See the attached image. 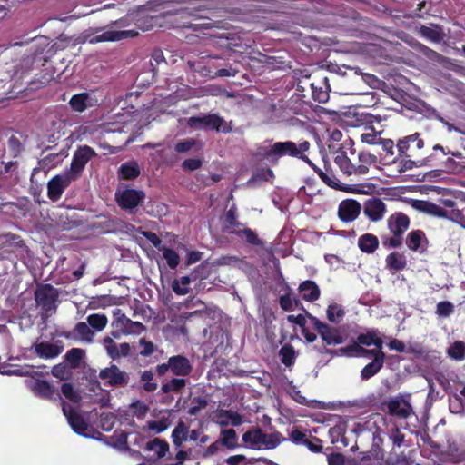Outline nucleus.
I'll use <instances>...</instances> for the list:
<instances>
[{
  "instance_id": "64",
  "label": "nucleus",
  "mask_w": 465,
  "mask_h": 465,
  "mask_svg": "<svg viewBox=\"0 0 465 465\" xmlns=\"http://www.w3.org/2000/svg\"><path fill=\"white\" fill-rule=\"evenodd\" d=\"M454 311V306L450 302L443 301L437 304L436 313L439 316L448 317Z\"/></svg>"
},
{
  "instance_id": "11",
  "label": "nucleus",
  "mask_w": 465,
  "mask_h": 465,
  "mask_svg": "<svg viewBox=\"0 0 465 465\" xmlns=\"http://www.w3.org/2000/svg\"><path fill=\"white\" fill-rule=\"evenodd\" d=\"M288 440L297 446H304L311 452L321 453L322 451V440L312 436L308 430L302 427H293L289 432Z\"/></svg>"
},
{
  "instance_id": "63",
  "label": "nucleus",
  "mask_w": 465,
  "mask_h": 465,
  "mask_svg": "<svg viewBox=\"0 0 465 465\" xmlns=\"http://www.w3.org/2000/svg\"><path fill=\"white\" fill-rule=\"evenodd\" d=\"M381 243H382L383 247L387 248V249L400 248L403 243V242L401 240H400L398 237H396L393 234H391V236L381 235Z\"/></svg>"
},
{
  "instance_id": "12",
  "label": "nucleus",
  "mask_w": 465,
  "mask_h": 465,
  "mask_svg": "<svg viewBox=\"0 0 465 465\" xmlns=\"http://www.w3.org/2000/svg\"><path fill=\"white\" fill-rule=\"evenodd\" d=\"M307 317L326 345H339L344 341L342 334L338 328L320 321L309 312H307Z\"/></svg>"
},
{
  "instance_id": "30",
  "label": "nucleus",
  "mask_w": 465,
  "mask_h": 465,
  "mask_svg": "<svg viewBox=\"0 0 465 465\" xmlns=\"http://www.w3.org/2000/svg\"><path fill=\"white\" fill-rule=\"evenodd\" d=\"M357 341L360 346H371L379 347L383 346V340L381 338V333L377 329L368 330L364 333H360L357 338Z\"/></svg>"
},
{
  "instance_id": "32",
  "label": "nucleus",
  "mask_w": 465,
  "mask_h": 465,
  "mask_svg": "<svg viewBox=\"0 0 465 465\" xmlns=\"http://www.w3.org/2000/svg\"><path fill=\"white\" fill-rule=\"evenodd\" d=\"M413 206L421 212H424L436 217H448V213L446 210L431 202L416 200L413 202Z\"/></svg>"
},
{
  "instance_id": "40",
  "label": "nucleus",
  "mask_w": 465,
  "mask_h": 465,
  "mask_svg": "<svg viewBox=\"0 0 465 465\" xmlns=\"http://www.w3.org/2000/svg\"><path fill=\"white\" fill-rule=\"evenodd\" d=\"M385 360H372L365 365L361 371V378L363 381H367L376 375L383 367Z\"/></svg>"
},
{
  "instance_id": "41",
  "label": "nucleus",
  "mask_w": 465,
  "mask_h": 465,
  "mask_svg": "<svg viewBox=\"0 0 465 465\" xmlns=\"http://www.w3.org/2000/svg\"><path fill=\"white\" fill-rule=\"evenodd\" d=\"M279 356L281 357L282 364L286 367H291L295 363L297 355L293 346L290 343H286L281 347Z\"/></svg>"
},
{
  "instance_id": "14",
  "label": "nucleus",
  "mask_w": 465,
  "mask_h": 465,
  "mask_svg": "<svg viewBox=\"0 0 465 465\" xmlns=\"http://www.w3.org/2000/svg\"><path fill=\"white\" fill-rule=\"evenodd\" d=\"M99 378L105 381V385L111 387H124L128 384L129 375L125 371L120 370L115 364L102 369L99 372Z\"/></svg>"
},
{
  "instance_id": "16",
  "label": "nucleus",
  "mask_w": 465,
  "mask_h": 465,
  "mask_svg": "<svg viewBox=\"0 0 465 465\" xmlns=\"http://www.w3.org/2000/svg\"><path fill=\"white\" fill-rule=\"evenodd\" d=\"M411 226L410 217L401 213L396 212L387 219V227L390 232L403 242V234Z\"/></svg>"
},
{
  "instance_id": "39",
  "label": "nucleus",
  "mask_w": 465,
  "mask_h": 465,
  "mask_svg": "<svg viewBox=\"0 0 465 465\" xmlns=\"http://www.w3.org/2000/svg\"><path fill=\"white\" fill-rule=\"evenodd\" d=\"M187 384V380L184 378H173L167 382L163 383L161 387L163 393L168 394L171 392L181 393Z\"/></svg>"
},
{
  "instance_id": "44",
  "label": "nucleus",
  "mask_w": 465,
  "mask_h": 465,
  "mask_svg": "<svg viewBox=\"0 0 465 465\" xmlns=\"http://www.w3.org/2000/svg\"><path fill=\"white\" fill-rule=\"evenodd\" d=\"M266 462V459H249L243 454H235L226 458L223 460V465H254L256 461Z\"/></svg>"
},
{
  "instance_id": "38",
  "label": "nucleus",
  "mask_w": 465,
  "mask_h": 465,
  "mask_svg": "<svg viewBox=\"0 0 465 465\" xmlns=\"http://www.w3.org/2000/svg\"><path fill=\"white\" fill-rule=\"evenodd\" d=\"M189 428L183 421H179L172 432L173 443L179 448L188 440Z\"/></svg>"
},
{
  "instance_id": "43",
  "label": "nucleus",
  "mask_w": 465,
  "mask_h": 465,
  "mask_svg": "<svg viewBox=\"0 0 465 465\" xmlns=\"http://www.w3.org/2000/svg\"><path fill=\"white\" fill-rule=\"evenodd\" d=\"M84 356V350L80 348H72L66 351L64 360L68 362L72 369H76L80 366L81 361Z\"/></svg>"
},
{
  "instance_id": "55",
  "label": "nucleus",
  "mask_w": 465,
  "mask_h": 465,
  "mask_svg": "<svg viewBox=\"0 0 465 465\" xmlns=\"http://www.w3.org/2000/svg\"><path fill=\"white\" fill-rule=\"evenodd\" d=\"M7 146H8V151L10 153V155L13 157V158H17L20 156V154L22 153V152L24 151V145L23 143H21V141L19 140V138H17L16 136L15 135H12L8 141H7Z\"/></svg>"
},
{
  "instance_id": "60",
  "label": "nucleus",
  "mask_w": 465,
  "mask_h": 465,
  "mask_svg": "<svg viewBox=\"0 0 465 465\" xmlns=\"http://www.w3.org/2000/svg\"><path fill=\"white\" fill-rule=\"evenodd\" d=\"M153 373L152 371H144L141 374V381H143V390L153 392L157 389V383L152 382Z\"/></svg>"
},
{
  "instance_id": "49",
  "label": "nucleus",
  "mask_w": 465,
  "mask_h": 465,
  "mask_svg": "<svg viewBox=\"0 0 465 465\" xmlns=\"http://www.w3.org/2000/svg\"><path fill=\"white\" fill-rule=\"evenodd\" d=\"M108 322V319L104 314L93 313L87 317V323L97 331H103Z\"/></svg>"
},
{
  "instance_id": "42",
  "label": "nucleus",
  "mask_w": 465,
  "mask_h": 465,
  "mask_svg": "<svg viewBox=\"0 0 465 465\" xmlns=\"http://www.w3.org/2000/svg\"><path fill=\"white\" fill-rule=\"evenodd\" d=\"M90 96L87 93H80L71 97L69 104L73 111L82 113L88 107Z\"/></svg>"
},
{
  "instance_id": "53",
  "label": "nucleus",
  "mask_w": 465,
  "mask_h": 465,
  "mask_svg": "<svg viewBox=\"0 0 465 465\" xmlns=\"http://www.w3.org/2000/svg\"><path fill=\"white\" fill-rule=\"evenodd\" d=\"M326 314L329 322H338L345 315V312L337 303H331L328 306Z\"/></svg>"
},
{
  "instance_id": "10",
  "label": "nucleus",
  "mask_w": 465,
  "mask_h": 465,
  "mask_svg": "<svg viewBox=\"0 0 465 465\" xmlns=\"http://www.w3.org/2000/svg\"><path fill=\"white\" fill-rule=\"evenodd\" d=\"M115 202L120 209L134 213V211L143 203L146 194L143 190L124 187L115 191Z\"/></svg>"
},
{
  "instance_id": "5",
  "label": "nucleus",
  "mask_w": 465,
  "mask_h": 465,
  "mask_svg": "<svg viewBox=\"0 0 465 465\" xmlns=\"http://www.w3.org/2000/svg\"><path fill=\"white\" fill-rule=\"evenodd\" d=\"M36 306L41 309V317L46 320L57 311L59 292L50 283H37L34 292Z\"/></svg>"
},
{
  "instance_id": "3",
  "label": "nucleus",
  "mask_w": 465,
  "mask_h": 465,
  "mask_svg": "<svg viewBox=\"0 0 465 465\" xmlns=\"http://www.w3.org/2000/svg\"><path fill=\"white\" fill-rule=\"evenodd\" d=\"M423 149L424 141L420 133L404 136L396 144L398 157L407 159L404 166L409 169L419 165L421 156L424 155Z\"/></svg>"
},
{
  "instance_id": "25",
  "label": "nucleus",
  "mask_w": 465,
  "mask_h": 465,
  "mask_svg": "<svg viewBox=\"0 0 465 465\" xmlns=\"http://www.w3.org/2000/svg\"><path fill=\"white\" fill-rule=\"evenodd\" d=\"M386 213V204L380 198L368 200L364 205V213L371 221L378 222L381 220Z\"/></svg>"
},
{
  "instance_id": "56",
  "label": "nucleus",
  "mask_w": 465,
  "mask_h": 465,
  "mask_svg": "<svg viewBox=\"0 0 465 465\" xmlns=\"http://www.w3.org/2000/svg\"><path fill=\"white\" fill-rule=\"evenodd\" d=\"M383 346L374 347L373 349H367L361 347L360 357L372 358V360H385L386 355L382 351Z\"/></svg>"
},
{
  "instance_id": "54",
  "label": "nucleus",
  "mask_w": 465,
  "mask_h": 465,
  "mask_svg": "<svg viewBox=\"0 0 465 465\" xmlns=\"http://www.w3.org/2000/svg\"><path fill=\"white\" fill-rule=\"evenodd\" d=\"M208 405V401L205 397H194L191 401V406L189 407L187 413L191 416H195L200 411L204 409Z\"/></svg>"
},
{
  "instance_id": "20",
  "label": "nucleus",
  "mask_w": 465,
  "mask_h": 465,
  "mask_svg": "<svg viewBox=\"0 0 465 465\" xmlns=\"http://www.w3.org/2000/svg\"><path fill=\"white\" fill-rule=\"evenodd\" d=\"M33 390L37 396L44 400L60 401L62 403L64 401L59 390L45 380H36L34 382Z\"/></svg>"
},
{
  "instance_id": "57",
  "label": "nucleus",
  "mask_w": 465,
  "mask_h": 465,
  "mask_svg": "<svg viewBox=\"0 0 465 465\" xmlns=\"http://www.w3.org/2000/svg\"><path fill=\"white\" fill-rule=\"evenodd\" d=\"M320 179L329 187L337 189L340 187L339 180L335 177L331 169L325 166V173H319Z\"/></svg>"
},
{
  "instance_id": "22",
  "label": "nucleus",
  "mask_w": 465,
  "mask_h": 465,
  "mask_svg": "<svg viewBox=\"0 0 465 465\" xmlns=\"http://www.w3.org/2000/svg\"><path fill=\"white\" fill-rule=\"evenodd\" d=\"M361 209V206L356 200H344L339 204V218L344 223L352 222L359 216Z\"/></svg>"
},
{
  "instance_id": "24",
  "label": "nucleus",
  "mask_w": 465,
  "mask_h": 465,
  "mask_svg": "<svg viewBox=\"0 0 465 465\" xmlns=\"http://www.w3.org/2000/svg\"><path fill=\"white\" fill-rule=\"evenodd\" d=\"M448 153L445 152V149L440 145L436 144L432 148V152L427 156H421L420 162L418 166L425 165L429 167L439 168L445 163V157Z\"/></svg>"
},
{
  "instance_id": "27",
  "label": "nucleus",
  "mask_w": 465,
  "mask_h": 465,
  "mask_svg": "<svg viewBox=\"0 0 465 465\" xmlns=\"http://www.w3.org/2000/svg\"><path fill=\"white\" fill-rule=\"evenodd\" d=\"M215 416L217 418V423L223 427L228 425L238 427L242 423V415L232 410L218 409Z\"/></svg>"
},
{
  "instance_id": "21",
  "label": "nucleus",
  "mask_w": 465,
  "mask_h": 465,
  "mask_svg": "<svg viewBox=\"0 0 465 465\" xmlns=\"http://www.w3.org/2000/svg\"><path fill=\"white\" fill-rule=\"evenodd\" d=\"M34 349L39 358L47 360L60 355L64 351V345L62 341H56L54 343L41 341L35 343Z\"/></svg>"
},
{
  "instance_id": "26",
  "label": "nucleus",
  "mask_w": 465,
  "mask_h": 465,
  "mask_svg": "<svg viewBox=\"0 0 465 465\" xmlns=\"http://www.w3.org/2000/svg\"><path fill=\"white\" fill-rule=\"evenodd\" d=\"M418 51L424 55L427 59L431 62L438 63L443 66L450 65V67L454 71H459L460 66H456L450 58L446 57L435 50L426 46L423 44H419Z\"/></svg>"
},
{
  "instance_id": "2",
  "label": "nucleus",
  "mask_w": 465,
  "mask_h": 465,
  "mask_svg": "<svg viewBox=\"0 0 465 465\" xmlns=\"http://www.w3.org/2000/svg\"><path fill=\"white\" fill-rule=\"evenodd\" d=\"M334 163L346 175H363L369 172L371 165L376 164L377 157L364 151L357 153L351 148L349 154L344 151L338 152Z\"/></svg>"
},
{
  "instance_id": "17",
  "label": "nucleus",
  "mask_w": 465,
  "mask_h": 465,
  "mask_svg": "<svg viewBox=\"0 0 465 465\" xmlns=\"http://www.w3.org/2000/svg\"><path fill=\"white\" fill-rule=\"evenodd\" d=\"M63 413L66 417L67 421L72 428V430L81 436H87L86 430L88 429V424L72 406L63 401Z\"/></svg>"
},
{
  "instance_id": "61",
  "label": "nucleus",
  "mask_w": 465,
  "mask_h": 465,
  "mask_svg": "<svg viewBox=\"0 0 465 465\" xmlns=\"http://www.w3.org/2000/svg\"><path fill=\"white\" fill-rule=\"evenodd\" d=\"M361 347L359 342L356 341L345 347L339 348V351L341 352L342 356L346 357H360Z\"/></svg>"
},
{
  "instance_id": "19",
  "label": "nucleus",
  "mask_w": 465,
  "mask_h": 465,
  "mask_svg": "<svg viewBox=\"0 0 465 465\" xmlns=\"http://www.w3.org/2000/svg\"><path fill=\"white\" fill-rule=\"evenodd\" d=\"M405 244L410 251L422 254L427 251L429 241L426 233L422 230L417 229L407 234Z\"/></svg>"
},
{
  "instance_id": "18",
  "label": "nucleus",
  "mask_w": 465,
  "mask_h": 465,
  "mask_svg": "<svg viewBox=\"0 0 465 465\" xmlns=\"http://www.w3.org/2000/svg\"><path fill=\"white\" fill-rule=\"evenodd\" d=\"M388 414L399 419H408L413 413V408L409 401L401 396L391 399L387 402Z\"/></svg>"
},
{
  "instance_id": "8",
  "label": "nucleus",
  "mask_w": 465,
  "mask_h": 465,
  "mask_svg": "<svg viewBox=\"0 0 465 465\" xmlns=\"http://www.w3.org/2000/svg\"><path fill=\"white\" fill-rule=\"evenodd\" d=\"M187 125L195 130L216 131L223 134L232 132V126L217 114H208L203 116H192L187 120Z\"/></svg>"
},
{
  "instance_id": "45",
  "label": "nucleus",
  "mask_w": 465,
  "mask_h": 465,
  "mask_svg": "<svg viewBox=\"0 0 465 465\" xmlns=\"http://www.w3.org/2000/svg\"><path fill=\"white\" fill-rule=\"evenodd\" d=\"M192 278L190 276H183L179 280L174 279L172 282V289L175 294L183 296L190 292L188 285L191 283Z\"/></svg>"
},
{
  "instance_id": "29",
  "label": "nucleus",
  "mask_w": 465,
  "mask_h": 465,
  "mask_svg": "<svg viewBox=\"0 0 465 465\" xmlns=\"http://www.w3.org/2000/svg\"><path fill=\"white\" fill-rule=\"evenodd\" d=\"M407 262L406 255L397 251L389 253L385 258L386 268L394 272L404 270Z\"/></svg>"
},
{
  "instance_id": "50",
  "label": "nucleus",
  "mask_w": 465,
  "mask_h": 465,
  "mask_svg": "<svg viewBox=\"0 0 465 465\" xmlns=\"http://www.w3.org/2000/svg\"><path fill=\"white\" fill-rule=\"evenodd\" d=\"M160 251H162L163 256L166 260L167 265L172 270L176 269L180 262L179 254L173 249L165 246H163Z\"/></svg>"
},
{
  "instance_id": "9",
  "label": "nucleus",
  "mask_w": 465,
  "mask_h": 465,
  "mask_svg": "<svg viewBox=\"0 0 465 465\" xmlns=\"http://www.w3.org/2000/svg\"><path fill=\"white\" fill-rule=\"evenodd\" d=\"M111 326V335L115 339L126 334H140L145 329L142 322L132 321L118 308L113 312Z\"/></svg>"
},
{
  "instance_id": "46",
  "label": "nucleus",
  "mask_w": 465,
  "mask_h": 465,
  "mask_svg": "<svg viewBox=\"0 0 465 465\" xmlns=\"http://www.w3.org/2000/svg\"><path fill=\"white\" fill-rule=\"evenodd\" d=\"M74 332L82 341L92 342L94 340V332L91 330L90 326L84 322L75 324Z\"/></svg>"
},
{
  "instance_id": "37",
  "label": "nucleus",
  "mask_w": 465,
  "mask_h": 465,
  "mask_svg": "<svg viewBox=\"0 0 465 465\" xmlns=\"http://www.w3.org/2000/svg\"><path fill=\"white\" fill-rule=\"evenodd\" d=\"M218 442L230 450H235L240 446L238 443V435L233 429L221 430Z\"/></svg>"
},
{
  "instance_id": "31",
  "label": "nucleus",
  "mask_w": 465,
  "mask_h": 465,
  "mask_svg": "<svg viewBox=\"0 0 465 465\" xmlns=\"http://www.w3.org/2000/svg\"><path fill=\"white\" fill-rule=\"evenodd\" d=\"M145 451L155 452L154 458L151 459L152 461H155L158 459L165 457L169 451V444L166 440L160 438H154L152 440L146 442L144 447Z\"/></svg>"
},
{
  "instance_id": "23",
  "label": "nucleus",
  "mask_w": 465,
  "mask_h": 465,
  "mask_svg": "<svg viewBox=\"0 0 465 465\" xmlns=\"http://www.w3.org/2000/svg\"><path fill=\"white\" fill-rule=\"evenodd\" d=\"M169 367L173 375L183 378L188 376L193 371L188 358L180 354L169 358Z\"/></svg>"
},
{
  "instance_id": "58",
  "label": "nucleus",
  "mask_w": 465,
  "mask_h": 465,
  "mask_svg": "<svg viewBox=\"0 0 465 465\" xmlns=\"http://www.w3.org/2000/svg\"><path fill=\"white\" fill-rule=\"evenodd\" d=\"M381 138L380 133L376 132L373 127H370L368 132L361 134V142L370 145L378 144Z\"/></svg>"
},
{
  "instance_id": "13",
  "label": "nucleus",
  "mask_w": 465,
  "mask_h": 465,
  "mask_svg": "<svg viewBox=\"0 0 465 465\" xmlns=\"http://www.w3.org/2000/svg\"><path fill=\"white\" fill-rule=\"evenodd\" d=\"M96 156L97 153L92 147L88 145L80 146L74 151L70 169L66 173L71 176V179L77 180L82 175L87 163Z\"/></svg>"
},
{
  "instance_id": "35",
  "label": "nucleus",
  "mask_w": 465,
  "mask_h": 465,
  "mask_svg": "<svg viewBox=\"0 0 465 465\" xmlns=\"http://www.w3.org/2000/svg\"><path fill=\"white\" fill-rule=\"evenodd\" d=\"M358 247L361 252L371 254L379 248V239L376 235L366 232L359 237Z\"/></svg>"
},
{
  "instance_id": "33",
  "label": "nucleus",
  "mask_w": 465,
  "mask_h": 465,
  "mask_svg": "<svg viewBox=\"0 0 465 465\" xmlns=\"http://www.w3.org/2000/svg\"><path fill=\"white\" fill-rule=\"evenodd\" d=\"M420 34L422 37L437 44L440 43L445 36L443 27L438 24H431L430 26L421 25Z\"/></svg>"
},
{
  "instance_id": "15",
  "label": "nucleus",
  "mask_w": 465,
  "mask_h": 465,
  "mask_svg": "<svg viewBox=\"0 0 465 465\" xmlns=\"http://www.w3.org/2000/svg\"><path fill=\"white\" fill-rule=\"evenodd\" d=\"M74 181L66 173L52 177L47 183V196L52 202H57L65 189Z\"/></svg>"
},
{
  "instance_id": "36",
  "label": "nucleus",
  "mask_w": 465,
  "mask_h": 465,
  "mask_svg": "<svg viewBox=\"0 0 465 465\" xmlns=\"http://www.w3.org/2000/svg\"><path fill=\"white\" fill-rule=\"evenodd\" d=\"M141 174V169L137 162L132 161L122 163L118 169V175L123 180L132 181Z\"/></svg>"
},
{
  "instance_id": "51",
  "label": "nucleus",
  "mask_w": 465,
  "mask_h": 465,
  "mask_svg": "<svg viewBox=\"0 0 465 465\" xmlns=\"http://www.w3.org/2000/svg\"><path fill=\"white\" fill-rule=\"evenodd\" d=\"M61 393L70 401L74 403H78L81 401L82 397L80 394L74 390L72 383L64 382L61 386Z\"/></svg>"
},
{
  "instance_id": "6",
  "label": "nucleus",
  "mask_w": 465,
  "mask_h": 465,
  "mask_svg": "<svg viewBox=\"0 0 465 465\" xmlns=\"http://www.w3.org/2000/svg\"><path fill=\"white\" fill-rule=\"evenodd\" d=\"M138 35L136 30H111L107 27H90L81 35L82 42L95 45L104 42H118Z\"/></svg>"
},
{
  "instance_id": "7",
  "label": "nucleus",
  "mask_w": 465,
  "mask_h": 465,
  "mask_svg": "<svg viewBox=\"0 0 465 465\" xmlns=\"http://www.w3.org/2000/svg\"><path fill=\"white\" fill-rule=\"evenodd\" d=\"M330 78L322 71L315 72L297 84L298 91H304L305 86L311 88L312 98L318 103H326L330 97Z\"/></svg>"
},
{
  "instance_id": "1",
  "label": "nucleus",
  "mask_w": 465,
  "mask_h": 465,
  "mask_svg": "<svg viewBox=\"0 0 465 465\" xmlns=\"http://www.w3.org/2000/svg\"><path fill=\"white\" fill-rule=\"evenodd\" d=\"M311 144L308 141H302L296 144L292 141L275 142L269 146H262L257 149L256 156L260 160L267 161L271 165L277 166L280 159L285 156L308 161V157L304 154L309 151Z\"/></svg>"
},
{
  "instance_id": "62",
  "label": "nucleus",
  "mask_w": 465,
  "mask_h": 465,
  "mask_svg": "<svg viewBox=\"0 0 465 465\" xmlns=\"http://www.w3.org/2000/svg\"><path fill=\"white\" fill-rule=\"evenodd\" d=\"M170 425L168 418L163 417L159 420L148 421V428L156 433H161L167 430Z\"/></svg>"
},
{
  "instance_id": "28",
  "label": "nucleus",
  "mask_w": 465,
  "mask_h": 465,
  "mask_svg": "<svg viewBox=\"0 0 465 465\" xmlns=\"http://www.w3.org/2000/svg\"><path fill=\"white\" fill-rule=\"evenodd\" d=\"M184 15H190V20L183 22L179 26L182 28L191 29L193 31H200L203 28H211L212 27V21L211 19L207 17H202V16H195L192 15L191 14L187 12H181V16L183 18L185 17Z\"/></svg>"
},
{
  "instance_id": "47",
  "label": "nucleus",
  "mask_w": 465,
  "mask_h": 465,
  "mask_svg": "<svg viewBox=\"0 0 465 465\" xmlns=\"http://www.w3.org/2000/svg\"><path fill=\"white\" fill-rule=\"evenodd\" d=\"M242 225L237 219L236 208L232 206L225 213L224 230L232 232V231L239 229Z\"/></svg>"
},
{
  "instance_id": "34",
  "label": "nucleus",
  "mask_w": 465,
  "mask_h": 465,
  "mask_svg": "<svg viewBox=\"0 0 465 465\" xmlns=\"http://www.w3.org/2000/svg\"><path fill=\"white\" fill-rule=\"evenodd\" d=\"M299 292L302 293V299L307 302L318 300L321 294L319 286L312 280L302 282L299 286Z\"/></svg>"
},
{
  "instance_id": "4",
  "label": "nucleus",
  "mask_w": 465,
  "mask_h": 465,
  "mask_svg": "<svg viewBox=\"0 0 465 465\" xmlns=\"http://www.w3.org/2000/svg\"><path fill=\"white\" fill-rule=\"evenodd\" d=\"M244 445L252 450H272L278 447L286 439L279 431L265 433L260 427H252L242 434Z\"/></svg>"
},
{
  "instance_id": "59",
  "label": "nucleus",
  "mask_w": 465,
  "mask_h": 465,
  "mask_svg": "<svg viewBox=\"0 0 465 465\" xmlns=\"http://www.w3.org/2000/svg\"><path fill=\"white\" fill-rule=\"evenodd\" d=\"M346 433L345 424H337L329 430V435L332 444H338L343 434Z\"/></svg>"
},
{
  "instance_id": "52",
  "label": "nucleus",
  "mask_w": 465,
  "mask_h": 465,
  "mask_svg": "<svg viewBox=\"0 0 465 465\" xmlns=\"http://www.w3.org/2000/svg\"><path fill=\"white\" fill-rule=\"evenodd\" d=\"M448 354L454 360L465 359V343L461 341H455L448 350Z\"/></svg>"
},
{
  "instance_id": "48",
  "label": "nucleus",
  "mask_w": 465,
  "mask_h": 465,
  "mask_svg": "<svg viewBox=\"0 0 465 465\" xmlns=\"http://www.w3.org/2000/svg\"><path fill=\"white\" fill-rule=\"evenodd\" d=\"M232 232L238 236H244L246 242L252 245L262 246L263 244V242L258 237L257 233L250 228L233 230Z\"/></svg>"
}]
</instances>
